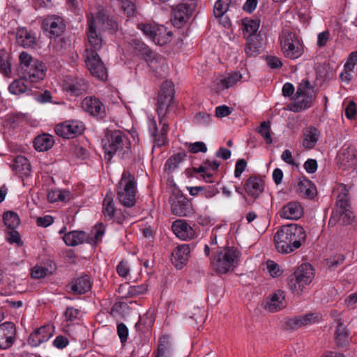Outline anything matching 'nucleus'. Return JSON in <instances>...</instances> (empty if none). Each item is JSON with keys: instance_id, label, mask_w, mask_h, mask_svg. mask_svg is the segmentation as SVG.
Instances as JSON below:
<instances>
[{"instance_id": "obj_1", "label": "nucleus", "mask_w": 357, "mask_h": 357, "mask_svg": "<svg viewBox=\"0 0 357 357\" xmlns=\"http://www.w3.org/2000/svg\"><path fill=\"white\" fill-rule=\"evenodd\" d=\"M174 93L173 83L169 81H165L160 90L156 105L159 123L162 126L160 132H158L156 121L154 119L151 120L149 124V130L152 132L154 141L158 146H163L166 143L168 132V123L166 120V114L173 100Z\"/></svg>"}, {"instance_id": "obj_2", "label": "nucleus", "mask_w": 357, "mask_h": 357, "mask_svg": "<svg viewBox=\"0 0 357 357\" xmlns=\"http://www.w3.org/2000/svg\"><path fill=\"white\" fill-rule=\"evenodd\" d=\"M306 238L305 229L298 224L292 223L280 227L274 235V243L280 253L289 254L300 248Z\"/></svg>"}, {"instance_id": "obj_3", "label": "nucleus", "mask_w": 357, "mask_h": 357, "mask_svg": "<svg viewBox=\"0 0 357 357\" xmlns=\"http://www.w3.org/2000/svg\"><path fill=\"white\" fill-rule=\"evenodd\" d=\"M105 159L109 161L115 154L123 158L130 149V142L125 133L119 130H106L102 139Z\"/></svg>"}, {"instance_id": "obj_4", "label": "nucleus", "mask_w": 357, "mask_h": 357, "mask_svg": "<svg viewBox=\"0 0 357 357\" xmlns=\"http://www.w3.org/2000/svg\"><path fill=\"white\" fill-rule=\"evenodd\" d=\"M240 251L235 247H226L214 253L211 260L213 270L218 275L234 271L239 264Z\"/></svg>"}, {"instance_id": "obj_5", "label": "nucleus", "mask_w": 357, "mask_h": 357, "mask_svg": "<svg viewBox=\"0 0 357 357\" xmlns=\"http://www.w3.org/2000/svg\"><path fill=\"white\" fill-rule=\"evenodd\" d=\"M314 278V269L307 263L300 265L288 280L289 289L296 295L301 296Z\"/></svg>"}, {"instance_id": "obj_6", "label": "nucleus", "mask_w": 357, "mask_h": 357, "mask_svg": "<svg viewBox=\"0 0 357 357\" xmlns=\"http://www.w3.org/2000/svg\"><path fill=\"white\" fill-rule=\"evenodd\" d=\"M117 199L126 207H132L136 203L137 183L134 175L124 171L116 186Z\"/></svg>"}, {"instance_id": "obj_7", "label": "nucleus", "mask_w": 357, "mask_h": 357, "mask_svg": "<svg viewBox=\"0 0 357 357\" xmlns=\"http://www.w3.org/2000/svg\"><path fill=\"white\" fill-rule=\"evenodd\" d=\"M296 96L295 102L291 105L290 109L294 112H300L312 107L317 95L310 82L307 79H303L297 87Z\"/></svg>"}, {"instance_id": "obj_8", "label": "nucleus", "mask_w": 357, "mask_h": 357, "mask_svg": "<svg viewBox=\"0 0 357 357\" xmlns=\"http://www.w3.org/2000/svg\"><path fill=\"white\" fill-rule=\"evenodd\" d=\"M130 45L135 53L141 56L154 71L158 72V64L161 65L162 67L165 66L163 58L154 53L149 46L139 39L132 40Z\"/></svg>"}, {"instance_id": "obj_9", "label": "nucleus", "mask_w": 357, "mask_h": 357, "mask_svg": "<svg viewBox=\"0 0 357 357\" xmlns=\"http://www.w3.org/2000/svg\"><path fill=\"white\" fill-rule=\"evenodd\" d=\"M281 48L284 56L295 59L302 55L303 51L299 40L293 32L283 33L281 36Z\"/></svg>"}, {"instance_id": "obj_10", "label": "nucleus", "mask_w": 357, "mask_h": 357, "mask_svg": "<svg viewBox=\"0 0 357 357\" xmlns=\"http://www.w3.org/2000/svg\"><path fill=\"white\" fill-rule=\"evenodd\" d=\"M197 0H188L172 7L173 23L174 26L181 27L190 19L197 8Z\"/></svg>"}, {"instance_id": "obj_11", "label": "nucleus", "mask_w": 357, "mask_h": 357, "mask_svg": "<svg viewBox=\"0 0 357 357\" xmlns=\"http://www.w3.org/2000/svg\"><path fill=\"white\" fill-rule=\"evenodd\" d=\"M84 130V123L77 119H70L59 123L54 128L56 135L65 139L75 138L82 135Z\"/></svg>"}, {"instance_id": "obj_12", "label": "nucleus", "mask_w": 357, "mask_h": 357, "mask_svg": "<svg viewBox=\"0 0 357 357\" xmlns=\"http://www.w3.org/2000/svg\"><path fill=\"white\" fill-rule=\"evenodd\" d=\"M84 61L87 68L93 76L101 80L107 79V69L97 52L88 51V53L84 54Z\"/></svg>"}, {"instance_id": "obj_13", "label": "nucleus", "mask_w": 357, "mask_h": 357, "mask_svg": "<svg viewBox=\"0 0 357 357\" xmlns=\"http://www.w3.org/2000/svg\"><path fill=\"white\" fill-rule=\"evenodd\" d=\"M102 214L106 221H113L119 224H122L125 220V213H122L121 210H117L115 208V204L111 191L107 192L103 199Z\"/></svg>"}, {"instance_id": "obj_14", "label": "nucleus", "mask_w": 357, "mask_h": 357, "mask_svg": "<svg viewBox=\"0 0 357 357\" xmlns=\"http://www.w3.org/2000/svg\"><path fill=\"white\" fill-rule=\"evenodd\" d=\"M171 211L174 215L180 217L191 216L194 214L192 204L183 195H174L169 198Z\"/></svg>"}, {"instance_id": "obj_15", "label": "nucleus", "mask_w": 357, "mask_h": 357, "mask_svg": "<svg viewBox=\"0 0 357 357\" xmlns=\"http://www.w3.org/2000/svg\"><path fill=\"white\" fill-rule=\"evenodd\" d=\"M321 318V314L319 312H310L305 315L287 318L285 325L290 330H296L302 326L319 323Z\"/></svg>"}, {"instance_id": "obj_16", "label": "nucleus", "mask_w": 357, "mask_h": 357, "mask_svg": "<svg viewBox=\"0 0 357 357\" xmlns=\"http://www.w3.org/2000/svg\"><path fill=\"white\" fill-rule=\"evenodd\" d=\"M86 34L88 43L86 44L85 53H88V50L97 52L102 47V40L97 31L96 21L93 16L88 17V30Z\"/></svg>"}, {"instance_id": "obj_17", "label": "nucleus", "mask_w": 357, "mask_h": 357, "mask_svg": "<svg viewBox=\"0 0 357 357\" xmlns=\"http://www.w3.org/2000/svg\"><path fill=\"white\" fill-rule=\"evenodd\" d=\"M81 106L82 109L92 116L103 119L106 116V110L104 104L95 96L84 98Z\"/></svg>"}, {"instance_id": "obj_18", "label": "nucleus", "mask_w": 357, "mask_h": 357, "mask_svg": "<svg viewBox=\"0 0 357 357\" xmlns=\"http://www.w3.org/2000/svg\"><path fill=\"white\" fill-rule=\"evenodd\" d=\"M42 28L49 32L50 38H56L64 33L66 24L61 17L53 15L43 20Z\"/></svg>"}, {"instance_id": "obj_19", "label": "nucleus", "mask_w": 357, "mask_h": 357, "mask_svg": "<svg viewBox=\"0 0 357 357\" xmlns=\"http://www.w3.org/2000/svg\"><path fill=\"white\" fill-rule=\"evenodd\" d=\"M24 67V70L22 72V74L26 81L38 82L43 79L45 76V66L42 61L36 60L31 66Z\"/></svg>"}, {"instance_id": "obj_20", "label": "nucleus", "mask_w": 357, "mask_h": 357, "mask_svg": "<svg viewBox=\"0 0 357 357\" xmlns=\"http://www.w3.org/2000/svg\"><path fill=\"white\" fill-rule=\"evenodd\" d=\"M16 328L13 322H4L0 324V349L10 347L15 341Z\"/></svg>"}, {"instance_id": "obj_21", "label": "nucleus", "mask_w": 357, "mask_h": 357, "mask_svg": "<svg viewBox=\"0 0 357 357\" xmlns=\"http://www.w3.org/2000/svg\"><path fill=\"white\" fill-rule=\"evenodd\" d=\"M137 28L146 36L151 38L153 42L159 44L160 45H165L170 41V34L169 33H167L162 40L158 38V34H160L163 31H165V28L163 26L160 28L156 29L150 24L140 23L137 24Z\"/></svg>"}, {"instance_id": "obj_22", "label": "nucleus", "mask_w": 357, "mask_h": 357, "mask_svg": "<svg viewBox=\"0 0 357 357\" xmlns=\"http://www.w3.org/2000/svg\"><path fill=\"white\" fill-rule=\"evenodd\" d=\"M53 326L46 325L34 331L29 337V343L33 347H37L50 339L53 335Z\"/></svg>"}, {"instance_id": "obj_23", "label": "nucleus", "mask_w": 357, "mask_h": 357, "mask_svg": "<svg viewBox=\"0 0 357 357\" xmlns=\"http://www.w3.org/2000/svg\"><path fill=\"white\" fill-rule=\"evenodd\" d=\"M190 252V248L188 245L177 246L172 253L171 261L172 264L178 269H181L188 259Z\"/></svg>"}, {"instance_id": "obj_24", "label": "nucleus", "mask_w": 357, "mask_h": 357, "mask_svg": "<svg viewBox=\"0 0 357 357\" xmlns=\"http://www.w3.org/2000/svg\"><path fill=\"white\" fill-rule=\"evenodd\" d=\"M244 190L249 196L256 199L264 190V181L257 176H250L245 183Z\"/></svg>"}, {"instance_id": "obj_25", "label": "nucleus", "mask_w": 357, "mask_h": 357, "mask_svg": "<svg viewBox=\"0 0 357 357\" xmlns=\"http://www.w3.org/2000/svg\"><path fill=\"white\" fill-rule=\"evenodd\" d=\"M172 228L175 235L182 240L186 241L191 239L195 234L193 229L183 220L174 221L172 225Z\"/></svg>"}, {"instance_id": "obj_26", "label": "nucleus", "mask_w": 357, "mask_h": 357, "mask_svg": "<svg viewBox=\"0 0 357 357\" xmlns=\"http://www.w3.org/2000/svg\"><path fill=\"white\" fill-rule=\"evenodd\" d=\"M69 291L74 294H83L89 291L91 288L90 278L87 275H83L75 279L67 286Z\"/></svg>"}, {"instance_id": "obj_27", "label": "nucleus", "mask_w": 357, "mask_h": 357, "mask_svg": "<svg viewBox=\"0 0 357 357\" xmlns=\"http://www.w3.org/2000/svg\"><path fill=\"white\" fill-rule=\"evenodd\" d=\"M303 215V208L298 202H290L282 207L281 217L289 220H298Z\"/></svg>"}, {"instance_id": "obj_28", "label": "nucleus", "mask_w": 357, "mask_h": 357, "mask_svg": "<svg viewBox=\"0 0 357 357\" xmlns=\"http://www.w3.org/2000/svg\"><path fill=\"white\" fill-rule=\"evenodd\" d=\"M334 337L338 347H344L349 343V331L341 319H338L337 321Z\"/></svg>"}, {"instance_id": "obj_29", "label": "nucleus", "mask_w": 357, "mask_h": 357, "mask_svg": "<svg viewBox=\"0 0 357 357\" xmlns=\"http://www.w3.org/2000/svg\"><path fill=\"white\" fill-rule=\"evenodd\" d=\"M296 192L301 197L310 199H312L317 195L315 185L306 178L299 180Z\"/></svg>"}, {"instance_id": "obj_30", "label": "nucleus", "mask_w": 357, "mask_h": 357, "mask_svg": "<svg viewBox=\"0 0 357 357\" xmlns=\"http://www.w3.org/2000/svg\"><path fill=\"white\" fill-rule=\"evenodd\" d=\"M284 292L278 290L266 299L265 309L270 312L280 310L284 307Z\"/></svg>"}, {"instance_id": "obj_31", "label": "nucleus", "mask_w": 357, "mask_h": 357, "mask_svg": "<svg viewBox=\"0 0 357 357\" xmlns=\"http://www.w3.org/2000/svg\"><path fill=\"white\" fill-rule=\"evenodd\" d=\"M88 82L82 77H77L64 84V89L74 96H80L88 89Z\"/></svg>"}, {"instance_id": "obj_32", "label": "nucleus", "mask_w": 357, "mask_h": 357, "mask_svg": "<svg viewBox=\"0 0 357 357\" xmlns=\"http://www.w3.org/2000/svg\"><path fill=\"white\" fill-rule=\"evenodd\" d=\"M17 43L25 47H33L36 44V37L24 28H20L16 33Z\"/></svg>"}, {"instance_id": "obj_33", "label": "nucleus", "mask_w": 357, "mask_h": 357, "mask_svg": "<svg viewBox=\"0 0 357 357\" xmlns=\"http://www.w3.org/2000/svg\"><path fill=\"white\" fill-rule=\"evenodd\" d=\"M54 144L53 137L49 134H43L36 137L33 146L38 151H45L50 149Z\"/></svg>"}, {"instance_id": "obj_34", "label": "nucleus", "mask_w": 357, "mask_h": 357, "mask_svg": "<svg viewBox=\"0 0 357 357\" xmlns=\"http://www.w3.org/2000/svg\"><path fill=\"white\" fill-rule=\"evenodd\" d=\"M319 137V131L316 128H308L303 133V146L307 149L314 148Z\"/></svg>"}, {"instance_id": "obj_35", "label": "nucleus", "mask_w": 357, "mask_h": 357, "mask_svg": "<svg viewBox=\"0 0 357 357\" xmlns=\"http://www.w3.org/2000/svg\"><path fill=\"white\" fill-rule=\"evenodd\" d=\"M86 238V233L82 231H70L63 237L65 243L68 246H75L82 243Z\"/></svg>"}, {"instance_id": "obj_36", "label": "nucleus", "mask_w": 357, "mask_h": 357, "mask_svg": "<svg viewBox=\"0 0 357 357\" xmlns=\"http://www.w3.org/2000/svg\"><path fill=\"white\" fill-rule=\"evenodd\" d=\"M13 169L18 174L24 176H28L31 172V165L23 155H17L13 161Z\"/></svg>"}, {"instance_id": "obj_37", "label": "nucleus", "mask_w": 357, "mask_h": 357, "mask_svg": "<svg viewBox=\"0 0 357 357\" xmlns=\"http://www.w3.org/2000/svg\"><path fill=\"white\" fill-rule=\"evenodd\" d=\"M172 344L168 335L160 338L157 351L154 353L155 357H170Z\"/></svg>"}, {"instance_id": "obj_38", "label": "nucleus", "mask_w": 357, "mask_h": 357, "mask_svg": "<svg viewBox=\"0 0 357 357\" xmlns=\"http://www.w3.org/2000/svg\"><path fill=\"white\" fill-rule=\"evenodd\" d=\"M96 21V26H99L102 29L115 30L117 28L116 22L102 12H98Z\"/></svg>"}, {"instance_id": "obj_39", "label": "nucleus", "mask_w": 357, "mask_h": 357, "mask_svg": "<svg viewBox=\"0 0 357 357\" xmlns=\"http://www.w3.org/2000/svg\"><path fill=\"white\" fill-rule=\"evenodd\" d=\"M242 24L243 26V31L247 33L249 37H254L255 33L257 31L260 21L259 19H252L245 17L242 20Z\"/></svg>"}, {"instance_id": "obj_40", "label": "nucleus", "mask_w": 357, "mask_h": 357, "mask_svg": "<svg viewBox=\"0 0 357 357\" xmlns=\"http://www.w3.org/2000/svg\"><path fill=\"white\" fill-rule=\"evenodd\" d=\"M3 220L6 229H16L20 223L18 215L13 211L5 212L3 215Z\"/></svg>"}, {"instance_id": "obj_41", "label": "nucleus", "mask_w": 357, "mask_h": 357, "mask_svg": "<svg viewBox=\"0 0 357 357\" xmlns=\"http://www.w3.org/2000/svg\"><path fill=\"white\" fill-rule=\"evenodd\" d=\"M258 132L264 139L267 144H271L273 142L271 137V129L270 121H263L260 123L259 126L256 128Z\"/></svg>"}, {"instance_id": "obj_42", "label": "nucleus", "mask_w": 357, "mask_h": 357, "mask_svg": "<svg viewBox=\"0 0 357 357\" xmlns=\"http://www.w3.org/2000/svg\"><path fill=\"white\" fill-rule=\"evenodd\" d=\"M148 290V286L146 284L139 285L128 286L125 285V297H133L144 294Z\"/></svg>"}, {"instance_id": "obj_43", "label": "nucleus", "mask_w": 357, "mask_h": 357, "mask_svg": "<svg viewBox=\"0 0 357 357\" xmlns=\"http://www.w3.org/2000/svg\"><path fill=\"white\" fill-rule=\"evenodd\" d=\"M185 156L186 155L183 152L178 153L172 156L166 161L165 164V169L169 172L176 169Z\"/></svg>"}, {"instance_id": "obj_44", "label": "nucleus", "mask_w": 357, "mask_h": 357, "mask_svg": "<svg viewBox=\"0 0 357 357\" xmlns=\"http://www.w3.org/2000/svg\"><path fill=\"white\" fill-rule=\"evenodd\" d=\"M23 75L20 79H15L8 87L9 91L13 94H20L26 92L27 86L24 84Z\"/></svg>"}, {"instance_id": "obj_45", "label": "nucleus", "mask_w": 357, "mask_h": 357, "mask_svg": "<svg viewBox=\"0 0 357 357\" xmlns=\"http://www.w3.org/2000/svg\"><path fill=\"white\" fill-rule=\"evenodd\" d=\"M245 51L249 56H256L259 54V46L258 45L257 38L255 36L248 37Z\"/></svg>"}, {"instance_id": "obj_46", "label": "nucleus", "mask_w": 357, "mask_h": 357, "mask_svg": "<svg viewBox=\"0 0 357 357\" xmlns=\"http://www.w3.org/2000/svg\"><path fill=\"white\" fill-rule=\"evenodd\" d=\"M231 0H218L213 8L215 17H220L228 10Z\"/></svg>"}, {"instance_id": "obj_47", "label": "nucleus", "mask_w": 357, "mask_h": 357, "mask_svg": "<svg viewBox=\"0 0 357 357\" xmlns=\"http://www.w3.org/2000/svg\"><path fill=\"white\" fill-rule=\"evenodd\" d=\"M8 59V54L5 50H0V72L4 75H8L11 73L10 64Z\"/></svg>"}, {"instance_id": "obj_48", "label": "nucleus", "mask_w": 357, "mask_h": 357, "mask_svg": "<svg viewBox=\"0 0 357 357\" xmlns=\"http://www.w3.org/2000/svg\"><path fill=\"white\" fill-rule=\"evenodd\" d=\"M241 78V75L238 73H234L229 75L227 77L220 79V84L222 88L228 89L234 86Z\"/></svg>"}, {"instance_id": "obj_49", "label": "nucleus", "mask_w": 357, "mask_h": 357, "mask_svg": "<svg viewBox=\"0 0 357 357\" xmlns=\"http://www.w3.org/2000/svg\"><path fill=\"white\" fill-rule=\"evenodd\" d=\"M119 4L123 11L128 16H133L136 13L135 4L130 0H121L119 1Z\"/></svg>"}, {"instance_id": "obj_50", "label": "nucleus", "mask_w": 357, "mask_h": 357, "mask_svg": "<svg viewBox=\"0 0 357 357\" xmlns=\"http://www.w3.org/2000/svg\"><path fill=\"white\" fill-rule=\"evenodd\" d=\"M337 206L340 208V211L349 210L350 203L347 193L344 192L338 195Z\"/></svg>"}, {"instance_id": "obj_51", "label": "nucleus", "mask_w": 357, "mask_h": 357, "mask_svg": "<svg viewBox=\"0 0 357 357\" xmlns=\"http://www.w3.org/2000/svg\"><path fill=\"white\" fill-rule=\"evenodd\" d=\"M20 61V68L22 72L24 70L25 66H31L33 61H36V59H33L31 56L25 52H21L19 56Z\"/></svg>"}, {"instance_id": "obj_52", "label": "nucleus", "mask_w": 357, "mask_h": 357, "mask_svg": "<svg viewBox=\"0 0 357 357\" xmlns=\"http://www.w3.org/2000/svg\"><path fill=\"white\" fill-rule=\"evenodd\" d=\"M7 240L10 243L20 244L21 238L19 232L16 229H6Z\"/></svg>"}, {"instance_id": "obj_53", "label": "nucleus", "mask_w": 357, "mask_h": 357, "mask_svg": "<svg viewBox=\"0 0 357 357\" xmlns=\"http://www.w3.org/2000/svg\"><path fill=\"white\" fill-rule=\"evenodd\" d=\"M50 273L47 268L36 266L31 271V277L33 278L39 279L47 276Z\"/></svg>"}, {"instance_id": "obj_54", "label": "nucleus", "mask_w": 357, "mask_h": 357, "mask_svg": "<svg viewBox=\"0 0 357 357\" xmlns=\"http://www.w3.org/2000/svg\"><path fill=\"white\" fill-rule=\"evenodd\" d=\"M267 269L273 277H278L282 274V271L280 270L279 265L276 264L275 261L271 260H268L266 262Z\"/></svg>"}, {"instance_id": "obj_55", "label": "nucleus", "mask_w": 357, "mask_h": 357, "mask_svg": "<svg viewBox=\"0 0 357 357\" xmlns=\"http://www.w3.org/2000/svg\"><path fill=\"white\" fill-rule=\"evenodd\" d=\"M339 213L340 215V220H342L343 225H349L353 222L354 215L350 209L344 211H339Z\"/></svg>"}, {"instance_id": "obj_56", "label": "nucleus", "mask_w": 357, "mask_h": 357, "mask_svg": "<svg viewBox=\"0 0 357 357\" xmlns=\"http://www.w3.org/2000/svg\"><path fill=\"white\" fill-rule=\"evenodd\" d=\"M189 151L193 153L198 152L205 153L207 151V147L206 144L202 142H197L195 143L189 144L188 145Z\"/></svg>"}, {"instance_id": "obj_57", "label": "nucleus", "mask_w": 357, "mask_h": 357, "mask_svg": "<svg viewBox=\"0 0 357 357\" xmlns=\"http://www.w3.org/2000/svg\"><path fill=\"white\" fill-rule=\"evenodd\" d=\"M79 313V310L73 307H68L65 311L64 316L66 321H73L75 320Z\"/></svg>"}, {"instance_id": "obj_58", "label": "nucleus", "mask_w": 357, "mask_h": 357, "mask_svg": "<svg viewBox=\"0 0 357 357\" xmlns=\"http://www.w3.org/2000/svg\"><path fill=\"white\" fill-rule=\"evenodd\" d=\"M357 63V51L353 52L349 54V56L344 64L345 70L352 71L354 66Z\"/></svg>"}, {"instance_id": "obj_59", "label": "nucleus", "mask_w": 357, "mask_h": 357, "mask_svg": "<svg viewBox=\"0 0 357 357\" xmlns=\"http://www.w3.org/2000/svg\"><path fill=\"white\" fill-rule=\"evenodd\" d=\"M117 333L122 343L126 342L128 335V329L124 324L121 323L117 325Z\"/></svg>"}, {"instance_id": "obj_60", "label": "nucleus", "mask_w": 357, "mask_h": 357, "mask_svg": "<svg viewBox=\"0 0 357 357\" xmlns=\"http://www.w3.org/2000/svg\"><path fill=\"white\" fill-rule=\"evenodd\" d=\"M231 112L232 109L228 106H218L215 108V116L218 118H222L229 116Z\"/></svg>"}, {"instance_id": "obj_61", "label": "nucleus", "mask_w": 357, "mask_h": 357, "mask_svg": "<svg viewBox=\"0 0 357 357\" xmlns=\"http://www.w3.org/2000/svg\"><path fill=\"white\" fill-rule=\"evenodd\" d=\"M246 166L247 162L244 159H238L235 165L234 176L239 178L245 171Z\"/></svg>"}, {"instance_id": "obj_62", "label": "nucleus", "mask_w": 357, "mask_h": 357, "mask_svg": "<svg viewBox=\"0 0 357 357\" xmlns=\"http://www.w3.org/2000/svg\"><path fill=\"white\" fill-rule=\"evenodd\" d=\"M317 162L314 159H308L304 163V168L309 174L314 173L317 169Z\"/></svg>"}, {"instance_id": "obj_63", "label": "nucleus", "mask_w": 357, "mask_h": 357, "mask_svg": "<svg viewBox=\"0 0 357 357\" xmlns=\"http://www.w3.org/2000/svg\"><path fill=\"white\" fill-rule=\"evenodd\" d=\"M357 113L356 106L354 101H351L345 108V115L349 119L355 118Z\"/></svg>"}, {"instance_id": "obj_64", "label": "nucleus", "mask_w": 357, "mask_h": 357, "mask_svg": "<svg viewBox=\"0 0 357 357\" xmlns=\"http://www.w3.org/2000/svg\"><path fill=\"white\" fill-rule=\"evenodd\" d=\"M68 343L69 342L68 338L63 335L57 336L53 341V345L59 349L65 348L68 344Z\"/></svg>"}]
</instances>
